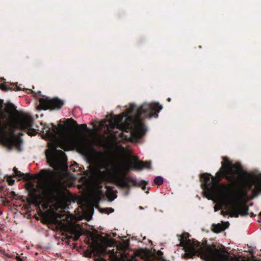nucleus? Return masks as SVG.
I'll list each match as a JSON object with an SVG mask.
<instances>
[{"label":"nucleus","mask_w":261,"mask_h":261,"mask_svg":"<svg viewBox=\"0 0 261 261\" xmlns=\"http://www.w3.org/2000/svg\"><path fill=\"white\" fill-rule=\"evenodd\" d=\"M25 188L28 192V202L37 207L41 205L44 208L47 207V203L40 200L55 201L60 205L66 206L72 198L64 182L59 179L45 181L42 185L38 182L35 187L32 182H28L25 184Z\"/></svg>","instance_id":"1"},{"label":"nucleus","mask_w":261,"mask_h":261,"mask_svg":"<svg viewBox=\"0 0 261 261\" xmlns=\"http://www.w3.org/2000/svg\"><path fill=\"white\" fill-rule=\"evenodd\" d=\"M223 159L219 171L215 176H212L211 184L204 183L201 185L204 195L208 199L220 195L224 192H231L235 186V182L233 181L236 178H238L242 171L239 162L233 164L226 157Z\"/></svg>","instance_id":"2"},{"label":"nucleus","mask_w":261,"mask_h":261,"mask_svg":"<svg viewBox=\"0 0 261 261\" xmlns=\"http://www.w3.org/2000/svg\"><path fill=\"white\" fill-rule=\"evenodd\" d=\"M189 236L187 232L181 236L180 245L185 249V258H192L197 254L206 261H229L230 259L231 256L224 247L218 249L215 245L200 246L199 242L189 239Z\"/></svg>","instance_id":"3"},{"label":"nucleus","mask_w":261,"mask_h":261,"mask_svg":"<svg viewBox=\"0 0 261 261\" xmlns=\"http://www.w3.org/2000/svg\"><path fill=\"white\" fill-rule=\"evenodd\" d=\"M162 108V105L158 102L144 103L139 107L136 111L135 118L133 121L134 128L130 133L131 136L136 139H141L146 132V128L141 118H157L159 113Z\"/></svg>","instance_id":"4"},{"label":"nucleus","mask_w":261,"mask_h":261,"mask_svg":"<svg viewBox=\"0 0 261 261\" xmlns=\"http://www.w3.org/2000/svg\"><path fill=\"white\" fill-rule=\"evenodd\" d=\"M63 216L64 215L62 214L50 210L44 212L42 215L44 220L47 223L58 224V227L63 232V234L65 233V239H72L74 241H77L82 235L81 229H78L77 225L71 219L68 220L69 218L67 216L62 219L63 222H59L58 219H61Z\"/></svg>","instance_id":"5"},{"label":"nucleus","mask_w":261,"mask_h":261,"mask_svg":"<svg viewBox=\"0 0 261 261\" xmlns=\"http://www.w3.org/2000/svg\"><path fill=\"white\" fill-rule=\"evenodd\" d=\"M235 182V186L232 189L231 192H224L227 195L229 199L228 204H246L250 200L249 196L247 193L248 187L240 182L237 181V178L233 181Z\"/></svg>","instance_id":"6"},{"label":"nucleus","mask_w":261,"mask_h":261,"mask_svg":"<svg viewBox=\"0 0 261 261\" xmlns=\"http://www.w3.org/2000/svg\"><path fill=\"white\" fill-rule=\"evenodd\" d=\"M132 161L129 160L120 162L112 167L113 171L116 173H121L123 170H128L130 168L137 170H141L144 168H149L150 163L149 162H143L138 160L136 156H131Z\"/></svg>","instance_id":"7"},{"label":"nucleus","mask_w":261,"mask_h":261,"mask_svg":"<svg viewBox=\"0 0 261 261\" xmlns=\"http://www.w3.org/2000/svg\"><path fill=\"white\" fill-rule=\"evenodd\" d=\"M76 147L81 152L92 158L95 161L100 160L102 157L101 152L96 151L92 148L90 141L84 136L76 138Z\"/></svg>","instance_id":"8"},{"label":"nucleus","mask_w":261,"mask_h":261,"mask_svg":"<svg viewBox=\"0 0 261 261\" xmlns=\"http://www.w3.org/2000/svg\"><path fill=\"white\" fill-rule=\"evenodd\" d=\"M11 122L13 128L20 130L30 129L33 124L31 116L21 112H16Z\"/></svg>","instance_id":"9"},{"label":"nucleus","mask_w":261,"mask_h":261,"mask_svg":"<svg viewBox=\"0 0 261 261\" xmlns=\"http://www.w3.org/2000/svg\"><path fill=\"white\" fill-rule=\"evenodd\" d=\"M237 179L248 187V189H250L252 185H254L255 187L261 190V177L249 173L246 170L242 169Z\"/></svg>","instance_id":"10"},{"label":"nucleus","mask_w":261,"mask_h":261,"mask_svg":"<svg viewBox=\"0 0 261 261\" xmlns=\"http://www.w3.org/2000/svg\"><path fill=\"white\" fill-rule=\"evenodd\" d=\"M46 156L50 166L55 169H60L64 171L67 170L68 166L66 160L60 159L55 152L47 150Z\"/></svg>","instance_id":"11"},{"label":"nucleus","mask_w":261,"mask_h":261,"mask_svg":"<svg viewBox=\"0 0 261 261\" xmlns=\"http://www.w3.org/2000/svg\"><path fill=\"white\" fill-rule=\"evenodd\" d=\"M59 128L60 133L70 132L73 128L77 133H81L87 129V126L86 124L79 125L76 121L72 118H69L66 120L64 124H60Z\"/></svg>","instance_id":"12"},{"label":"nucleus","mask_w":261,"mask_h":261,"mask_svg":"<svg viewBox=\"0 0 261 261\" xmlns=\"http://www.w3.org/2000/svg\"><path fill=\"white\" fill-rule=\"evenodd\" d=\"M119 162L112 163V167H113L114 165H116ZM111 171L112 172V175L109 179L110 181L121 188H126L127 189H129L130 188V185L128 184V181L125 179V172L127 170H123L121 173L118 174L115 173L112 170V168H111Z\"/></svg>","instance_id":"13"},{"label":"nucleus","mask_w":261,"mask_h":261,"mask_svg":"<svg viewBox=\"0 0 261 261\" xmlns=\"http://www.w3.org/2000/svg\"><path fill=\"white\" fill-rule=\"evenodd\" d=\"M231 206V211L228 212L231 217L237 218L240 215L246 216L248 215V207L245 204H229Z\"/></svg>","instance_id":"14"},{"label":"nucleus","mask_w":261,"mask_h":261,"mask_svg":"<svg viewBox=\"0 0 261 261\" xmlns=\"http://www.w3.org/2000/svg\"><path fill=\"white\" fill-rule=\"evenodd\" d=\"M58 144L65 151L69 150L73 146H76V138L68 136L63 137L58 140Z\"/></svg>","instance_id":"15"},{"label":"nucleus","mask_w":261,"mask_h":261,"mask_svg":"<svg viewBox=\"0 0 261 261\" xmlns=\"http://www.w3.org/2000/svg\"><path fill=\"white\" fill-rule=\"evenodd\" d=\"M1 141L3 144L9 147L19 146L21 142L20 138H15L13 136L3 137L1 138Z\"/></svg>","instance_id":"16"},{"label":"nucleus","mask_w":261,"mask_h":261,"mask_svg":"<svg viewBox=\"0 0 261 261\" xmlns=\"http://www.w3.org/2000/svg\"><path fill=\"white\" fill-rule=\"evenodd\" d=\"M123 116L118 115L114 116L112 119L109 120V124L110 128L114 129L115 127L119 129L122 128L123 124L121 123Z\"/></svg>","instance_id":"17"},{"label":"nucleus","mask_w":261,"mask_h":261,"mask_svg":"<svg viewBox=\"0 0 261 261\" xmlns=\"http://www.w3.org/2000/svg\"><path fill=\"white\" fill-rule=\"evenodd\" d=\"M4 111L9 114L10 120L13 118V115L16 112H19L16 109V107L12 103H9L5 106Z\"/></svg>","instance_id":"18"},{"label":"nucleus","mask_w":261,"mask_h":261,"mask_svg":"<svg viewBox=\"0 0 261 261\" xmlns=\"http://www.w3.org/2000/svg\"><path fill=\"white\" fill-rule=\"evenodd\" d=\"M106 196L108 198L109 200L112 201L117 197L116 191L113 189V187L109 186H106Z\"/></svg>","instance_id":"19"},{"label":"nucleus","mask_w":261,"mask_h":261,"mask_svg":"<svg viewBox=\"0 0 261 261\" xmlns=\"http://www.w3.org/2000/svg\"><path fill=\"white\" fill-rule=\"evenodd\" d=\"M39 102L41 109L43 110H50L51 99L41 98L39 99Z\"/></svg>","instance_id":"20"},{"label":"nucleus","mask_w":261,"mask_h":261,"mask_svg":"<svg viewBox=\"0 0 261 261\" xmlns=\"http://www.w3.org/2000/svg\"><path fill=\"white\" fill-rule=\"evenodd\" d=\"M100 191H94L92 192L90 194V197L91 198V201L93 204L96 206L98 204L100 200Z\"/></svg>","instance_id":"21"},{"label":"nucleus","mask_w":261,"mask_h":261,"mask_svg":"<svg viewBox=\"0 0 261 261\" xmlns=\"http://www.w3.org/2000/svg\"><path fill=\"white\" fill-rule=\"evenodd\" d=\"M90 247L93 250L96 248L101 243H102V239L99 235L92 236L91 238Z\"/></svg>","instance_id":"22"},{"label":"nucleus","mask_w":261,"mask_h":261,"mask_svg":"<svg viewBox=\"0 0 261 261\" xmlns=\"http://www.w3.org/2000/svg\"><path fill=\"white\" fill-rule=\"evenodd\" d=\"M63 105V101L58 98L51 99L50 110L60 109Z\"/></svg>","instance_id":"23"},{"label":"nucleus","mask_w":261,"mask_h":261,"mask_svg":"<svg viewBox=\"0 0 261 261\" xmlns=\"http://www.w3.org/2000/svg\"><path fill=\"white\" fill-rule=\"evenodd\" d=\"M57 135V127L56 126H54L52 129H49L47 130L45 136L47 138L53 139Z\"/></svg>","instance_id":"24"},{"label":"nucleus","mask_w":261,"mask_h":261,"mask_svg":"<svg viewBox=\"0 0 261 261\" xmlns=\"http://www.w3.org/2000/svg\"><path fill=\"white\" fill-rule=\"evenodd\" d=\"M226 227L222 224H217L214 225L213 230L214 232L219 233L226 229Z\"/></svg>","instance_id":"25"},{"label":"nucleus","mask_w":261,"mask_h":261,"mask_svg":"<svg viewBox=\"0 0 261 261\" xmlns=\"http://www.w3.org/2000/svg\"><path fill=\"white\" fill-rule=\"evenodd\" d=\"M90 170L91 173L95 174L98 177H101V176L104 174L103 172L99 171L96 167H91L90 168Z\"/></svg>","instance_id":"26"},{"label":"nucleus","mask_w":261,"mask_h":261,"mask_svg":"<svg viewBox=\"0 0 261 261\" xmlns=\"http://www.w3.org/2000/svg\"><path fill=\"white\" fill-rule=\"evenodd\" d=\"M201 179L203 180L205 182L204 183H207V184H211V182H208L210 181V178L212 179V176L209 173H202L201 174L200 176Z\"/></svg>","instance_id":"27"},{"label":"nucleus","mask_w":261,"mask_h":261,"mask_svg":"<svg viewBox=\"0 0 261 261\" xmlns=\"http://www.w3.org/2000/svg\"><path fill=\"white\" fill-rule=\"evenodd\" d=\"M260 192H261V190L254 187V188L251 190V195L249 196L250 200L257 196Z\"/></svg>","instance_id":"28"},{"label":"nucleus","mask_w":261,"mask_h":261,"mask_svg":"<svg viewBox=\"0 0 261 261\" xmlns=\"http://www.w3.org/2000/svg\"><path fill=\"white\" fill-rule=\"evenodd\" d=\"M94 251L99 253H106V247L101 245V243L93 250Z\"/></svg>","instance_id":"29"},{"label":"nucleus","mask_w":261,"mask_h":261,"mask_svg":"<svg viewBox=\"0 0 261 261\" xmlns=\"http://www.w3.org/2000/svg\"><path fill=\"white\" fill-rule=\"evenodd\" d=\"M122 255L123 254L121 255L122 257L119 258L117 256L116 252L114 254L110 255V258L112 261H125Z\"/></svg>","instance_id":"30"},{"label":"nucleus","mask_w":261,"mask_h":261,"mask_svg":"<svg viewBox=\"0 0 261 261\" xmlns=\"http://www.w3.org/2000/svg\"><path fill=\"white\" fill-rule=\"evenodd\" d=\"M20 178L23 179L25 181H29L33 179V176L32 174L30 173H22Z\"/></svg>","instance_id":"31"},{"label":"nucleus","mask_w":261,"mask_h":261,"mask_svg":"<svg viewBox=\"0 0 261 261\" xmlns=\"http://www.w3.org/2000/svg\"><path fill=\"white\" fill-rule=\"evenodd\" d=\"M163 178L160 176H156L154 179V184L159 186L162 185L163 183Z\"/></svg>","instance_id":"32"},{"label":"nucleus","mask_w":261,"mask_h":261,"mask_svg":"<svg viewBox=\"0 0 261 261\" xmlns=\"http://www.w3.org/2000/svg\"><path fill=\"white\" fill-rule=\"evenodd\" d=\"M102 243L107 244L109 247H111L114 244V240L111 239L102 238Z\"/></svg>","instance_id":"33"},{"label":"nucleus","mask_w":261,"mask_h":261,"mask_svg":"<svg viewBox=\"0 0 261 261\" xmlns=\"http://www.w3.org/2000/svg\"><path fill=\"white\" fill-rule=\"evenodd\" d=\"M10 90H14L15 91H21V89L17 84H12L9 86Z\"/></svg>","instance_id":"34"},{"label":"nucleus","mask_w":261,"mask_h":261,"mask_svg":"<svg viewBox=\"0 0 261 261\" xmlns=\"http://www.w3.org/2000/svg\"><path fill=\"white\" fill-rule=\"evenodd\" d=\"M128 181L130 184H132V185L133 186H135V187L137 186V187H138L139 182H138L137 180L136 179H135L134 178L130 177L129 178H128Z\"/></svg>","instance_id":"35"},{"label":"nucleus","mask_w":261,"mask_h":261,"mask_svg":"<svg viewBox=\"0 0 261 261\" xmlns=\"http://www.w3.org/2000/svg\"><path fill=\"white\" fill-rule=\"evenodd\" d=\"M100 211L101 213H105L109 214L110 213L113 212L114 210L112 208L110 207V208H105L101 209L100 210Z\"/></svg>","instance_id":"36"},{"label":"nucleus","mask_w":261,"mask_h":261,"mask_svg":"<svg viewBox=\"0 0 261 261\" xmlns=\"http://www.w3.org/2000/svg\"><path fill=\"white\" fill-rule=\"evenodd\" d=\"M0 89L4 91H7L8 90H10L9 86L7 85L4 83L0 84Z\"/></svg>","instance_id":"37"},{"label":"nucleus","mask_w":261,"mask_h":261,"mask_svg":"<svg viewBox=\"0 0 261 261\" xmlns=\"http://www.w3.org/2000/svg\"><path fill=\"white\" fill-rule=\"evenodd\" d=\"M147 182L145 181H141L139 182L138 187H141L142 190H145L146 189V186Z\"/></svg>","instance_id":"38"},{"label":"nucleus","mask_w":261,"mask_h":261,"mask_svg":"<svg viewBox=\"0 0 261 261\" xmlns=\"http://www.w3.org/2000/svg\"><path fill=\"white\" fill-rule=\"evenodd\" d=\"M69 168L70 170L75 172L76 171V168H79V166L76 163L74 162V164L70 166Z\"/></svg>","instance_id":"39"},{"label":"nucleus","mask_w":261,"mask_h":261,"mask_svg":"<svg viewBox=\"0 0 261 261\" xmlns=\"http://www.w3.org/2000/svg\"><path fill=\"white\" fill-rule=\"evenodd\" d=\"M13 170L16 176H18L19 177H21L22 173L20 171H18L15 167L13 168Z\"/></svg>","instance_id":"40"},{"label":"nucleus","mask_w":261,"mask_h":261,"mask_svg":"<svg viewBox=\"0 0 261 261\" xmlns=\"http://www.w3.org/2000/svg\"><path fill=\"white\" fill-rule=\"evenodd\" d=\"M27 134L30 136H35L36 134V131L34 129H32L31 130H29L27 132Z\"/></svg>","instance_id":"41"},{"label":"nucleus","mask_w":261,"mask_h":261,"mask_svg":"<svg viewBox=\"0 0 261 261\" xmlns=\"http://www.w3.org/2000/svg\"><path fill=\"white\" fill-rule=\"evenodd\" d=\"M14 181H15V180L10 177L8 178L7 179V182H8V184L10 186L13 185L14 183Z\"/></svg>","instance_id":"42"},{"label":"nucleus","mask_w":261,"mask_h":261,"mask_svg":"<svg viewBox=\"0 0 261 261\" xmlns=\"http://www.w3.org/2000/svg\"><path fill=\"white\" fill-rule=\"evenodd\" d=\"M135 108H136L135 105L133 104V103L130 104V106H129V112H133L135 110Z\"/></svg>","instance_id":"43"},{"label":"nucleus","mask_w":261,"mask_h":261,"mask_svg":"<svg viewBox=\"0 0 261 261\" xmlns=\"http://www.w3.org/2000/svg\"><path fill=\"white\" fill-rule=\"evenodd\" d=\"M115 253H116V252H115L114 249H112V250H108L106 253L109 254L110 255H111V254H114Z\"/></svg>","instance_id":"44"},{"label":"nucleus","mask_w":261,"mask_h":261,"mask_svg":"<svg viewBox=\"0 0 261 261\" xmlns=\"http://www.w3.org/2000/svg\"><path fill=\"white\" fill-rule=\"evenodd\" d=\"M15 258L17 261H23L22 258H21L19 256H16Z\"/></svg>","instance_id":"45"},{"label":"nucleus","mask_w":261,"mask_h":261,"mask_svg":"<svg viewBox=\"0 0 261 261\" xmlns=\"http://www.w3.org/2000/svg\"><path fill=\"white\" fill-rule=\"evenodd\" d=\"M4 255H5L6 256H7V257H9V258H12V256H13L12 255H9V254H8V253H5V254H4Z\"/></svg>","instance_id":"46"},{"label":"nucleus","mask_w":261,"mask_h":261,"mask_svg":"<svg viewBox=\"0 0 261 261\" xmlns=\"http://www.w3.org/2000/svg\"><path fill=\"white\" fill-rule=\"evenodd\" d=\"M40 173H42V174H46L47 173V171H46V170H42L40 171Z\"/></svg>","instance_id":"47"},{"label":"nucleus","mask_w":261,"mask_h":261,"mask_svg":"<svg viewBox=\"0 0 261 261\" xmlns=\"http://www.w3.org/2000/svg\"><path fill=\"white\" fill-rule=\"evenodd\" d=\"M214 209H215V211H218V210L219 209V207H218L217 205H215V206H214Z\"/></svg>","instance_id":"48"},{"label":"nucleus","mask_w":261,"mask_h":261,"mask_svg":"<svg viewBox=\"0 0 261 261\" xmlns=\"http://www.w3.org/2000/svg\"><path fill=\"white\" fill-rule=\"evenodd\" d=\"M120 149H121V150L122 152H125L124 149L123 147L121 146Z\"/></svg>","instance_id":"49"},{"label":"nucleus","mask_w":261,"mask_h":261,"mask_svg":"<svg viewBox=\"0 0 261 261\" xmlns=\"http://www.w3.org/2000/svg\"><path fill=\"white\" fill-rule=\"evenodd\" d=\"M240 261H249V260L247 259L242 258Z\"/></svg>","instance_id":"50"},{"label":"nucleus","mask_w":261,"mask_h":261,"mask_svg":"<svg viewBox=\"0 0 261 261\" xmlns=\"http://www.w3.org/2000/svg\"><path fill=\"white\" fill-rule=\"evenodd\" d=\"M157 254H158V255H160V254H162V251H158V252Z\"/></svg>","instance_id":"51"},{"label":"nucleus","mask_w":261,"mask_h":261,"mask_svg":"<svg viewBox=\"0 0 261 261\" xmlns=\"http://www.w3.org/2000/svg\"><path fill=\"white\" fill-rule=\"evenodd\" d=\"M60 152L61 154V155H64L65 154L62 151H60Z\"/></svg>","instance_id":"52"},{"label":"nucleus","mask_w":261,"mask_h":261,"mask_svg":"<svg viewBox=\"0 0 261 261\" xmlns=\"http://www.w3.org/2000/svg\"><path fill=\"white\" fill-rule=\"evenodd\" d=\"M171 100V98H168V101H170Z\"/></svg>","instance_id":"53"},{"label":"nucleus","mask_w":261,"mask_h":261,"mask_svg":"<svg viewBox=\"0 0 261 261\" xmlns=\"http://www.w3.org/2000/svg\"><path fill=\"white\" fill-rule=\"evenodd\" d=\"M110 138V137H107V139H106V141H107L108 139H109Z\"/></svg>","instance_id":"54"},{"label":"nucleus","mask_w":261,"mask_h":261,"mask_svg":"<svg viewBox=\"0 0 261 261\" xmlns=\"http://www.w3.org/2000/svg\"><path fill=\"white\" fill-rule=\"evenodd\" d=\"M4 80V79H2H2H0V82H2Z\"/></svg>","instance_id":"55"},{"label":"nucleus","mask_w":261,"mask_h":261,"mask_svg":"<svg viewBox=\"0 0 261 261\" xmlns=\"http://www.w3.org/2000/svg\"><path fill=\"white\" fill-rule=\"evenodd\" d=\"M143 250H140L139 251V252H143Z\"/></svg>","instance_id":"56"},{"label":"nucleus","mask_w":261,"mask_h":261,"mask_svg":"<svg viewBox=\"0 0 261 261\" xmlns=\"http://www.w3.org/2000/svg\"><path fill=\"white\" fill-rule=\"evenodd\" d=\"M255 215H254L253 214L251 215V217L255 216Z\"/></svg>","instance_id":"57"},{"label":"nucleus","mask_w":261,"mask_h":261,"mask_svg":"<svg viewBox=\"0 0 261 261\" xmlns=\"http://www.w3.org/2000/svg\"><path fill=\"white\" fill-rule=\"evenodd\" d=\"M259 216L260 217H261V212L259 213Z\"/></svg>","instance_id":"58"},{"label":"nucleus","mask_w":261,"mask_h":261,"mask_svg":"<svg viewBox=\"0 0 261 261\" xmlns=\"http://www.w3.org/2000/svg\"><path fill=\"white\" fill-rule=\"evenodd\" d=\"M101 261H106L105 259H102Z\"/></svg>","instance_id":"59"}]
</instances>
